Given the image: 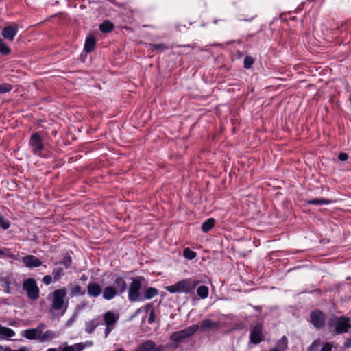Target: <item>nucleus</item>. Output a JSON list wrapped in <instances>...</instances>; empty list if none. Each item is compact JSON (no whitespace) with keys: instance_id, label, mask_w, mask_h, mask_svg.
I'll list each match as a JSON object with an SVG mask.
<instances>
[{"instance_id":"2f4dec72","label":"nucleus","mask_w":351,"mask_h":351,"mask_svg":"<svg viewBox=\"0 0 351 351\" xmlns=\"http://www.w3.org/2000/svg\"><path fill=\"white\" fill-rule=\"evenodd\" d=\"M60 264L63 265L65 267V269H69L71 264H72V258L69 254V253H66L64 256L63 257L62 260L60 261Z\"/></svg>"},{"instance_id":"3c124183","label":"nucleus","mask_w":351,"mask_h":351,"mask_svg":"<svg viewBox=\"0 0 351 351\" xmlns=\"http://www.w3.org/2000/svg\"><path fill=\"white\" fill-rule=\"evenodd\" d=\"M46 351H58L56 348H51L47 349Z\"/></svg>"},{"instance_id":"4468645a","label":"nucleus","mask_w":351,"mask_h":351,"mask_svg":"<svg viewBox=\"0 0 351 351\" xmlns=\"http://www.w3.org/2000/svg\"><path fill=\"white\" fill-rule=\"evenodd\" d=\"M199 326V329L202 331H206V330H212L215 331L217 330L219 328V323L213 322L211 319H205L200 322V324Z\"/></svg>"},{"instance_id":"de8ad7c7","label":"nucleus","mask_w":351,"mask_h":351,"mask_svg":"<svg viewBox=\"0 0 351 351\" xmlns=\"http://www.w3.org/2000/svg\"><path fill=\"white\" fill-rule=\"evenodd\" d=\"M45 326H45L43 323H40V324H39V325L38 326V327H37V328H36L35 329H38V330H39L38 333H39V335H40V333H42V332H43V330L45 328Z\"/></svg>"},{"instance_id":"6e6d98bb","label":"nucleus","mask_w":351,"mask_h":351,"mask_svg":"<svg viewBox=\"0 0 351 351\" xmlns=\"http://www.w3.org/2000/svg\"><path fill=\"white\" fill-rule=\"evenodd\" d=\"M86 343L89 346H91L93 344L92 341H87Z\"/></svg>"},{"instance_id":"a878e982","label":"nucleus","mask_w":351,"mask_h":351,"mask_svg":"<svg viewBox=\"0 0 351 351\" xmlns=\"http://www.w3.org/2000/svg\"><path fill=\"white\" fill-rule=\"evenodd\" d=\"M86 291L79 285H75L71 287L70 296L71 298L75 296H82L85 294Z\"/></svg>"},{"instance_id":"8fccbe9b","label":"nucleus","mask_w":351,"mask_h":351,"mask_svg":"<svg viewBox=\"0 0 351 351\" xmlns=\"http://www.w3.org/2000/svg\"><path fill=\"white\" fill-rule=\"evenodd\" d=\"M5 253L3 250L0 249V256L5 255Z\"/></svg>"},{"instance_id":"cd10ccee","label":"nucleus","mask_w":351,"mask_h":351,"mask_svg":"<svg viewBox=\"0 0 351 351\" xmlns=\"http://www.w3.org/2000/svg\"><path fill=\"white\" fill-rule=\"evenodd\" d=\"M61 351H82L84 348V346L82 343H75L73 346H66L64 348L59 347Z\"/></svg>"},{"instance_id":"2eb2a0df","label":"nucleus","mask_w":351,"mask_h":351,"mask_svg":"<svg viewBox=\"0 0 351 351\" xmlns=\"http://www.w3.org/2000/svg\"><path fill=\"white\" fill-rule=\"evenodd\" d=\"M24 265L30 269L36 268L42 265V261L34 255H27L23 258Z\"/></svg>"},{"instance_id":"9b49d317","label":"nucleus","mask_w":351,"mask_h":351,"mask_svg":"<svg viewBox=\"0 0 351 351\" xmlns=\"http://www.w3.org/2000/svg\"><path fill=\"white\" fill-rule=\"evenodd\" d=\"M132 351H164L162 346L156 347V343L152 340H147L139 344Z\"/></svg>"},{"instance_id":"6ab92c4d","label":"nucleus","mask_w":351,"mask_h":351,"mask_svg":"<svg viewBox=\"0 0 351 351\" xmlns=\"http://www.w3.org/2000/svg\"><path fill=\"white\" fill-rule=\"evenodd\" d=\"M119 295L112 285L106 287L102 291V296L104 300H111L116 296Z\"/></svg>"},{"instance_id":"603ef678","label":"nucleus","mask_w":351,"mask_h":351,"mask_svg":"<svg viewBox=\"0 0 351 351\" xmlns=\"http://www.w3.org/2000/svg\"><path fill=\"white\" fill-rule=\"evenodd\" d=\"M269 351H280L278 348H274L269 350Z\"/></svg>"},{"instance_id":"4d7b16f0","label":"nucleus","mask_w":351,"mask_h":351,"mask_svg":"<svg viewBox=\"0 0 351 351\" xmlns=\"http://www.w3.org/2000/svg\"><path fill=\"white\" fill-rule=\"evenodd\" d=\"M254 308H256V309L258 310V309H260V308H261V307H260V306H255V307H254Z\"/></svg>"},{"instance_id":"0eeeda50","label":"nucleus","mask_w":351,"mask_h":351,"mask_svg":"<svg viewBox=\"0 0 351 351\" xmlns=\"http://www.w3.org/2000/svg\"><path fill=\"white\" fill-rule=\"evenodd\" d=\"M119 316L113 311H108L102 315V324L106 326L104 330L105 338H107L110 333L114 330Z\"/></svg>"},{"instance_id":"20e7f679","label":"nucleus","mask_w":351,"mask_h":351,"mask_svg":"<svg viewBox=\"0 0 351 351\" xmlns=\"http://www.w3.org/2000/svg\"><path fill=\"white\" fill-rule=\"evenodd\" d=\"M130 280L131 282L127 289L129 302L131 303L142 302L143 293H141V289L145 278L141 276H137L130 278Z\"/></svg>"},{"instance_id":"9d476101","label":"nucleus","mask_w":351,"mask_h":351,"mask_svg":"<svg viewBox=\"0 0 351 351\" xmlns=\"http://www.w3.org/2000/svg\"><path fill=\"white\" fill-rule=\"evenodd\" d=\"M263 324L261 322H257L251 330L249 335L250 342L254 345L260 343L265 339V335L263 333Z\"/></svg>"},{"instance_id":"13d9d810","label":"nucleus","mask_w":351,"mask_h":351,"mask_svg":"<svg viewBox=\"0 0 351 351\" xmlns=\"http://www.w3.org/2000/svg\"><path fill=\"white\" fill-rule=\"evenodd\" d=\"M214 23H215V24H217V21H214Z\"/></svg>"},{"instance_id":"79ce46f5","label":"nucleus","mask_w":351,"mask_h":351,"mask_svg":"<svg viewBox=\"0 0 351 351\" xmlns=\"http://www.w3.org/2000/svg\"><path fill=\"white\" fill-rule=\"evenodd\" d=\"M3 287L5 288V293H11V290H10V282L8 280H5L4 282V285H3Z\"/></svg>"},{"instance_id":"bb28decb","label":"nucleus","mask_w":351,"mask_h":351,"mask_svg":"<svg viewBox=\"0 0 351 351\" xmlns=\"http://www.w3.org/2000/svg\"><path fill=\"white\" fill-rule=\"evenodd\" d=\"M332 202V200L325 198H314L306 201V203L309 205L329 204Z\"/></svg>"},{"instance_id":"c03bdc74","label":"nucleus","mask_w":351,"mask_h":351,"mask_svg":"<svg viewBox=\"0 0 351 351\" xmlns=\"http://www.w3.org/2000/svg\"><path fill=\"white\" fill-rule=\"evenodd\" d=\"M3 351H27V349L25 347H22L19 348V350H13L10 348V347H5L3 350Z\"/></svg>"},{"instance_id":"c756f323","label":"nucleus","mask_w":351,"mask_h":351,"mask_svg":"<svg viewBox=\"0 0 351 351\" xmlns=\"http://www.w3.org/2000/svg\"><path fill=\"white\" fill-rule=\"evenodd\" d=\"M209 289L206 285H200L197 289V295L202 298L205 299L208 296Z\"/></svg>"},{"instance_id":"5701e85b","label":"nucleus","mask_w":351,"mask_h":351,"mask_svg":"<svg viewBox=\"0 0 351 351\" xmlns=\"http://www.w3.org/2000/svg\"><path fill=\"white\" fill-rule=\"evenodd\" d=\"M14 335L15 332L12 329L0 324V340L5 338L12 337Z\"/></svg>"},{"instance_id":"7c9ffc66","label":"nucleus","mask_w":351,"mask_h":351,"mask_svg":"<svg viewBox=\"0 0 351 351\" xmlns=\"http://www.w3.org/2000/svg\"><path fill=\"white\" fill-rule=\"evenodd\" d=\"M197 256V253L189 248H185L183 251V256L188 260H193Z\"/></svg>"},{"instance_id":"a211bd4d","label":"nucleus","mask_w":351,"mask_h":351,"mask_svg":"<svg viewBox=\"0 0 351 351\" xmlns=\"http://www.w3.org/2000/svg\"><path fill=\"white\" fill-rule=\"evenodd\" d=\"M59 337V332L51 330H47L39 335V341L40 342L51 341Z\"/></svg>"},{"instance_id":"5fc2aeb1","label":"nucleus","mask_w":351,"mask_h":351,"mask_svg":"<svg viewBox=\"0 0 351 351\" xmlns=\"http://www.w3.org/2000/svg\"><path fill=\"white\" fill-rule=\"evenodd\" d=\"M114 351H125L123 348H118L114 350Z\"/></svg>"},{"instance_id":"09e8293b","label":"nucleus","mask_w":351,"mask_h":351,"mask_svg":"<svg viewBox=\"0 0 351 351\" xmlns=\"http://www.w3.org/2000/svg\"><path fill=\"white\" fill-rule=\"evenodd\" d=\"M81 280H83V281L86 280H87V276H85L84 274V275H82V276H81Z\"/></svg>"},{"instance_id":"ddd939ff","label":"nucleus","mask_w":351,"mask_h":351,"mask_svg":"<svg viewBox=\"0 0 351 351\" xmlns=\"http://www.w3.org/2000/svg\"><path fill=\"white\" fill-rule=\"evenodd\" d=\"M116 291L119 293V295H122L128 289L127 282L123 277L116 275L112 284Z\"/></svg>"},{"instance_id":"c85d7f7f","label":"nucleus","mask_w":351,"mask_h":351,"mask_svg":"<svg viewBox=\"0 0 351 351\" xmlns=\"http://www.w3.org/2000/svg\"><path fill=\"white\" fill-rule=\"evenodd\" d=\"M64 275L63 268L58 266L53 268L52 271V276L54 281L60 280Z\"/></svg>"},{"instance_id":"f3484780","label":"nucleus","mask_w":351,"mask_h":351,"mask_svg":"<svg viewBox=\"0 0 351 351\" xmlns=\"http://www.w3.org/2000/svg\"><path fill=\"white\" fill-rule=\"evenodd\" d=\"M102 293L101 287L97 282H92L87 286V294L91 298H97Z\"/></svg>"},{"instance_id":"4c0bfd02","label":"nucleus","mask_w":351,"mask_h":351,"mask_svg":"<svg viewBox=\"0 0 351 351\" xmlns=\"http://www.w3.org/2000/svg\"><path fill=\"white\" fill-rule=\"evenodd\" d=\"M151 47H152V51H163L165 49H167V46L163 43L153 44V45H151Z\"/></svg>"},{"instance_id":"6e6552de","label":"nucleus","mask_w":351,"mask_h":351,"mask_svg":"<svg viewBox=\"0 0 351 351\" xmlns=\"http://www.w3.org/2000/svg\"><path fill=\"white\" fill-rule=\"evenodd\" d=\"M199 330L197 324H193L186 328L173 332L170 336V340L175 343H180L193 335Z\"/></svg>"},{"instance_id":"a18cd8bd","label":"nucleus","mask_w":351,"mask_h":351,"mask_svg":"<svg viewBox=\"0 0 351 351\" xmlns=\"http://www.w3.org/2000/svg\"><path fill=\"white\" fill-rule=\"evenodd\" d=\"M319 344V339H316L311 344V346H309L308 348V350H313L315 347H316L317 346H318Z\"/></svg>"},{"instance_id":"58836bf2","label":"nucleus","mask_w":351,"mask_h":351,"mask_svg":"<svg viewBox=\"0 0 351 351\" xmlns=\"http://www.w3.org/2000/svg\"><path fill=\"white\" fill-rule=\"evenodd\" d=\"M53 276H50V275H46L45 276L43 279H42V282L45 285H49L51 282H52V279H53Z\"/></svg>"},{"instance_id":"f03ea898","label":"nucleus","mask_w":351,"mask_h":351,"mask_svg":"<svg viewBox=\"0 0 351 351\" xmlns=\"http://www.w3.org/2000/svg\"><path fill=\"white\" fill-rule=\"evenodd\" d=\"M201 282H202V281L197 276L195 278H184L179 280L174 285L167 286L165 289L171 293H179L191 294L194 293L196 287Z\"/></svg>"},{"instance_id":"f257e3e1","label":"nucleus","mask_w":351,"mask_h":351,"mask_svg":"<svg viewBox=\"0 0 351 351\" xmlns=\"http://www.w3.org/2000/svg\"><path fill=\"white\" fill-rule=\"evenodd\" d=\"M47 300L51 302L49 307L50 312L60 311L61 315H64L67 310L69 302L66 298V289L62 287L56 289L50 293L47 296Z\"/></svg>"},{"instance_id":"393cba45","label":"nucleus","mask_w":351,"mask_h":351,"mask_svg":"<svg viewBox=\"0 0 351 351\" xmlns=\"http://www.w3.org/2000/svg\"><path fill=\"white\" fill-rule=\"evenodd\" d=\"M99 28L102 33H108L114 29V25L109 20H106L99 25Z\"/></svg>"},{"instance_id":"72a5a7b5","label":"nucleus","mask_w":351,"mask_h":351,"mask_svg":"<svg viewBox=\"0 0 351 351\" xmlns=\"http://www.w3.org/2000/svg\"><path fill=\"white\" fill-rule=\"evenodd\" d=\"M12 90V85L8 83L0 84V94L8 93Z\"/></svg>"},{"instance_id":"39448f33","label":"nucleus","mask_w":351,"mask_h":351,"mask_svg":"<svg viewBox=\"0 0 351 351\" xmlns=\"http://www.w3.org/2000/svg\"><path fill=\"white\" fill-rule=\"evenodd\" d=\"M29 147L30 152L35 156L43 157L42 152L45 149L43 139L42 137V132H34L29 140Z\"/></svg>"},{"instance_id":"4be33fe9","label":"nucleus","mask_w":351,"mask_h":351,"mask_svg":"<svg viewBox=\"0 0 351 351\" xmlns=\"http://www.w3.org/2000/svg\"><path fill=\"white\" fill-rule=\"evenodd\" d=\"M95 44L96 40L95 37L92 36H88L85 40L84 50L87 53L91 52L94 49Z\"/></svg>"},{"instance_id":"412c9836","label":"nucleus","mask_w":351,"mask_h":351,"mask_svg":"<svg viewBox=\"0 0 351 351\" xmlns=\"http://www.w3.org/2000/svg\"><path fill=\"white\" fill-rule=\"evenodd\" d=\"M39 330L35 329V328H29L27 330H24L23 331L22 335L29 339V340H35L38 339L39 340Z\"/></svg>"},{"instance_id":"37998d69","label":"nucleus","mask_w":351,"mask_h":351,"mask_svg":"<svg viewBox=\"0 0 351 351\" xmlns=\"http://www.w3.org/2000/svg\"><path fill=\"white\" fill-rule=\"evenodd\" d=\"M348 158V156L347 154L346 153H340L339 155H338V159L340 160V161H346Z\"/></svg>"},{"instance_id":"1a4fd4ad","label":"nucleus","mask_w":351,"mask_h":351,"mask_svg":"<svg viewBox=\"0 0 351 351\" xmlns=\"http://www.w3.org/2000/svg\"><path fill=\"white\" fill-rule=\"evenodd\" d=\"M309 318V322L316 330H322L324 328L326 316L322 311L319 309L312 311L310 313Z\"/></svg>"},{"instance_id":"f8f14e48","label":"nucleus","mask_w":351,"mask_h":351,"mask_svg":"<svg viewBox=\"0 0 351 351\" xmlns=\"http://www.w3.org/2000/svg\"><path fill=\"white\" fill-rule=\"evenodd\" d=\"M18 33V25L16 23H13L10 25L5 26L1 34L5 39H7L10 41H13L14 37Z\"/></svg>"},{"instance_id":"49530a36","label":"nucleus","mask_w":351,"mask_h":351,"mask_svg":"<svg viewBox=\"0 0 351 351\" xmlns=\"http://www.w3.org/2000/svg\"><path fill=\"white\" fill-rule=\"evenodd\" d=\"M343 345L346 348H350L351 347V337L346 339L344 341Z\"/></svg>"},{"instance_id":"473e14b6","label":"nucleus","mask_w":351,"mask_h":351,"mask_svg":"<svg viewBox=\"0 0 351 351\" xmlns=\"http://www.w3.org/2000/svg\"><path fill=\"white\" fill-rule=\"evenodd\" d=\"M10 53V49L7 44L0 38V53L8 55Z\"/></svg>"},{"instance_id":"ea45409f","label":"nucleus","mask_w":351,"mask_h":351,"mask_svg":"<svg viewBox=\"0 0 351 351\" xmlns=\"http://www.w3.org/2000/svg\"><path fill=\"white\" fill-rule=\"evenodd\" d=\"M332 345L330 343H325L323 344V346L320 351H332Z\"/></svg>"},{"instance_id":"e433bc0d","label":"nucleus","mask_w":351,"mask_h":351,"mask_svg":"<svg viewBox=\"0 0 351 351\" xmlns=\"http://www.w3.org/2000/svg\"><path fill=\"white\" fill-rule=\"evenodd\" d=\"M288 339L286 336H282L277 343V346L279 348H285L287 347Z\"/></svg>"},{"instance_id":"423d86ee","label":"nucleus","mask_w":351,"mask_h":351,"mask_svg":"<svg viewBox=\"0 0 351 351\" xmlns=\"http://www.w3.org/2000/svg\"><path fill=\"white\" fill-rule=\"evenodd\" d=\"M23 289L26 292L27 297L31 300H36L40 297V289L36 279L27 278L23 280Z\"/></svg>"},{"instance_id":"f704fd0d","label":"nucleus","mask_w":351,"mask_h":351,"mask_svg":"<svg viewBox=\"0 0 351 351\" xmlns=\"http://www.w3.org/2000/svg\"><path fill=\"white\" fill-rule=\"evenodd\" d=\"M254 62V58L252 56H247L244 58L243 67L246 69H249L250 68H251Z\"/></svg>"},{"instance_id":"a19ab883","label":"nucleus","mask_w":351,"mask_h":351,"mask_svg":"<svg viewBox=\"0 0 351 351\" xmlns=\"http://www.w3.org/2000/svg\"><path fill=\"white\" fill-rule=\"evenodd\" d=\"M155 320V313L154 310H152L149 313L148 317V323L152 324Z\"/></svg>"},{"instance_id":"dca6fc26","label":"nucleus","mask_w":351,"mask_h":351,"mask_svg":"<svg viewBox=\"0 0 351 351\" xmlns=\"http://www.w3.org/2000/svg\"><path fill=\"white\" fill-rule=\"evenodd\" d=\"M101 324H102L101 316H97L91 320L87 321L85 323V332L88 334H91Z\"/></svg>"},{"instance_id":"b1692460","label":"nucleus","mask_w":351,"mask_h":351,"mask_svg":"<svg viewBox=\"0 0 351 351\" xmlns=\"http://www.w3.org/2000/svg\"><path fill=\"white\" fill-rule=\"evenodd\" d=\"M215 219L214 218H209L204 221L201 226V230L203 232H208L215 226Z\"/></svg>"},{"instance_id":"aec40b11","label":"nucleus","mask_w":351,"mask_h":351,"mask_svg":"<svg viewBox=\"0 0 351 351\" xmlns=\"http://www.w3.org/2000/svg\"><path fill=\"white\" fill-rule=\"evenodd\" d=\"M158 295V290L152 287H148L145 289L143 295H142V302L145 300H151L153 298L157 296Z\"/></svg>"},{"instance_id":"bf43d9fd","label":"nucleus","mask_w":351,"mask_h":351,"mask_svg":"<svg viewBox=\"0 0 351 351\" xmlns=\"http://www.w3.org/2000/svg\"><path fill=\"white\" fill-rule=\"evenodd\" d=\"M0 349H3V347L1 346H0Z\"/></svg>"},{"instance_id":"7ed1b4c3","label":"nucleus","mask_w":351,"mask_h":351,"mask_svg":"<svg viewBox=\"0 0 351 351\" xmlns=\"http://www.w3.org/2000/svg\"><path fill=\"white\" fill-rule=\"evenodd\" d=\"M328 330L335 335L345 334L351 329V318L346 315L330 317L327 323Z\"/></svg>"},{"instance_id":"864d4df0","label":"nucleus","mask_w":351,"mask_h":351,"mask_svg":"<svg viewBox=\"0 0 351 351\" xmlns=\"http://www.w3.org/2000/svg\"><path fill=\"white\" fill-rule=\"evenodd\" d=\"M150 307H151V304H147V305L145 306V308L147 310H149V309L150 308Z\"/></svg>"},{"instance_id":"c9c22d12","label":"nucleus","mask_w":351,"mask_h":351,"mask_svg":"<svg viewBox=\"0 0 351 351\" xmlns=\"http://www.w3.org/2000/svg\"><path fill=\"white\" fill-rule=\"evenodd\" d=\"M10 226V223L8 220H5V218L0 215V227L5 230H8Z\"/></svg>"}]
</instances>
